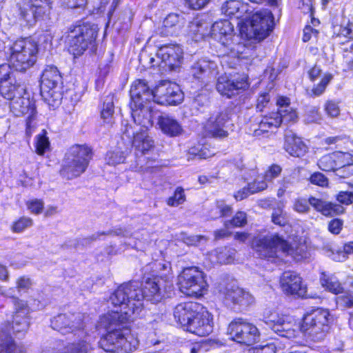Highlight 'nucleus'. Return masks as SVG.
<instances>
[{"instance_id": "obj_12", "label": "nucleus", "mask_w": 353, "mask_h": 353, "mask_svg": "<svg viewBox=\"0 0 353 353\" xmlns=\"http://www.w3.org/2000/svg\"><path fill=\"white\" fill-rule=\"evenodd\" d=\"M154 103L163 105H176L183 100L179 86L170 81H162L154 88Z\"/></svg>"}, {"instance_id": "obj_2", "label": "nucleus", "mask_w": 353, "mask_h": 353, "mask_svg": "<svg viewBox=\"0 0 353 353\" xmlns=\"http://www.w3.org/2000/svg\"><path fill=\"white\" fill-rule=\"evenodd\" d=\"M108 333L100 344L106 352L129 353L136 350L139 345L137 335L131 333L123 325L129 321L128 312L112 311L103 317Z\"/></svg>"}, {"instance_id": "obj_16", "label": "nucleus", "mask_w": 353, "mask_h": 353, "mask_svg": "<svg viewBox=\"0 0 353 353\" xmlns=\"http://www.w3.org/2000/svg\"><path fill=\"white\" fill-rule=\"evenodd\" d=\"M217 65L215 62L202 59L196 61L191 67L192 77L201 82V85H206L217 74Z\"/></svg>"}, {"instance_id": "obj_25", "label": "nucleus", "mask_w": 353, "mask_h": 353, "mask_svg": "<svg viewBox=\"0 0 353 353\" xmlns=\"http://www.w3.org/2000/svg\"><path fill=\"white\" fill-rule=\"evenodd\" d=\"M74 155L72 151L70 156H65L62 168L60 170L61 175L68 180L79 176L85 171L88 166L85 163L75 161Z\"/></svg>"}, {"instance_id": "obj_60", "label": "nucleus", "mask_w": 353, "mask_h": 353, "mask_svg": "<svg viewBox=\"0 0 353 353\" xmlns=\"http://www.w3.org/2000/svg\"><path fill=\"white\" fill-rule=\"evenodd\" d=\"M27 207L32 213L39 214L42 212L44 203L40 199H34L27 203Z\"/></svg>"}, {"instance_id": "obj_20", "label": "nucleus", "mask_w": 353, "mask_h": 353, "mask_svg": "<svg viewBox=\"0 0 353 353\" xmlns=\"http://www.w3.org/2000/svg\"><path fill=\"white\" fill-rule=\"evenodd\" d=\"M183 50L177 45L165 46L161 47L158 52V58L161 59L165 66L170 70L179 68L183 62Z\"/></svg>"}, {"instance_id": "obj_45", "label": "nucleus", "mask_w": 353, "mask_h": 353, "mask_svg": "<svg viewBox=\"0 0 353 353\" xmlns=\"http://www.w3.org/2000/svg\"><path fill=\"white\" fill-rule=\"evenodd\" d=\"M216 252L217 261L220 263H230L234 260L235 250L231 248H219Z\"/></svg>"}, {"instance_id": "obj_32", "label": "nucleus", "mask_w": 353, "mask_h": 353, "mask_svg": "<svg viewBox=\"0 0 353 353\" xmlns=\"http://www.w3.org/2000/svg\"><path fill=\"white\" fill-rule=\"evenodd\" d=\"M24 92V86L17 81V77H11L10 81H2L0 85V93L5 99L10 101L19 96H23Z\"/></svg>"}, {"instance_id": "obj_8", "label": "nucleus", "mask_w": 353, "mask_h": 353, "mask_svg": "<svg viewBox=\"0 0 353 353\" xmlns=\"http://www.w3.org/2000/svg\"><path fill=\"white\" fill-rule=\"evenodd\" d=\"M252 248L261 258L274 261L280 254H289L287 242L278 235H265L254 238Z\"/></svg>"}, {"instance_id": "obj_52", "label": "nucleus", "mask_w": 353, "mask_h": 353, "mask_svg": "<svg viewBox=\"0 0 353 353\" xmlns=\"http://www.w3.org/2000/svg\"><path fill=\"white\" fill-rule=\"evenodd\" d=\"M271 219L274 224L279 226H285L288 222L286 214L281 208H277L273 210Z\"/></svg>"}, {"instance_id": "obj_61", "label": "nucleus", "mask_w": 353, "mask_h": 353, "mask_svg": "<svg viewBox=\"0 0 353 353\" xmlns=\"http://www.w3.org/2000/svg\"><path fill=\"white\" fill-rule=\"evenodd\" d=\"M190 32L195 34V36H199V37L201 38L207 34V31L205 30V28L203 27V24L198 21L191 22L190 26Z\"/></svg>"}, {"instance_id": "obj_28", "label": "nucleus", "mask_w": 353, "mask_h": 353, "mask_svg": "<svg viewBox=\"0 0 353 353\" xmlns=\"http://www.w3.org/2000/svg\"><path fill=\"white\" fill-rule=\"evenodd\" d=\"M157 125L163 134L170 137L179 136L183 132L179 122L174 117L165 113L158 117Z\"/></svg>"}, {"instance_id": "obj_55", "label": "nucleus", "mask_w": 353, "mask_h": 353, "mask_svg": "<svg viewBox=\"0 0 353 353\" xmlns=\"http://www.w3.org/2000/svg\"><path fill=\"white\" fill-rule=\"evenodd\" d=\"M18 72H14L12 70L10 64L0 65V85L2 81H10L11 77H17Z\"/></svg>"}, {"instance_id": "obj_33", "label": "nucleus", "mask_w": 353, "mask_h": 353, "mask_svg": "<svg viewBox=\"0 0 353 353\" xmlns=\"http://www.w3.org/2000/svg\"><path fill=\"white\" fill-rule=\"evenodd\" d=\"M348 157V153L335 152L325 154L321 157L318 161L319 168L325 172L336 170V167L341 166L344 157Z\"/></svg>"}, {"instance_id": "obj_10", "label": "nucleus", "mask_w": 353, "mask_h": 353, "mask_svg": "<svg viewBox=\"0 0 353 353\" xmlns=\"http://www.w3.org/2000/svg\"><path fill=\"white\" fill-rule=\"evenodd\" d=\"M228 332L238 343L251 345L259 339L258 328L242 318L234 319L228 328Z\"/></svg>"}, {"instance_id": "obj_56", "label": "nucleus", "mask_w": 353, "mask_h": 353, "mask_svg": "<svg viewBox=\"0 0 353 353\" xmlns=\"http://www.w3.org/2000/svg\"><path fill=\"white\" fill-rule=\"evenodd\" d=\"M310 205L308 200L299 198L294 201L293 209L298 213H307L310 210Z\"/></svg>"}, {"instance_id": "obj_46", "label": "nucleus", "mask_w": 353, "mask_h": 353, "mask_svg": "<svg viewBox=\"0 0 353 353\" xmlns=\"http://www.w3.org/2000/svg\"><path fill=\"white\" fill-rule=\"evenodd\" d=\"M33 220L28 216H21L16 221L13 222L11 230L13 232L21 233L25 230L32 227Z\"/></svg>"}, {"instance_id": "obj_15", "label": "nucleus", "mask_w": 353, "mask_h": 353, "mask_svg": "<svg viewBox=\"0 0 353 353\" xmlns=\"http://www.w3.org/2000/svg\"><path fill=\"white\" fill-rule=\"evenodd\" d=\"M184 328L196 335L207 336L213 330L212 316L202 306V310H199Z\"/></svg>"}, {"instance_id": "obj_47", "label": "nucleus", "mask_w": 353, "mask_h": 353, "mask_svg": "<svg viewBox=\"0 0 353 353\" xmlns=\"http://www.w3.org/2000/svg\"><path fill=\"white\" fill-rule=\"evenodd\" d=\"M241 7V3L239 0H225V2L221 6L222 12L231 17L236 14Z\"/></svg>"}, {"instance_id": "obj_17", "label": "nucleus", "mask_w": 353, "mask_h": 353, "mask_svg": "<svg viewBox=\"0 0 353 353\" xmlns=\"http://www.w3.org/2000/svg\"><path fill=\"white\" fill-rule=\"evenodd\" d=\"M248 86L246 77H242L241 79H229L227 77L221 76L218 78L216 88L222 96L232 98L241 91L245 90Z\"/></svg>"}, {"instance_id": "obj_27", "label": "nucleus", "mask_w": 353, "mask_h": 353, "mask_svg": "<svg viewBox=\"0 0 353 353\" xmlns=\"http://www.w3.org/2000/svg\"><path fill=\"white\" fill-rule=\"evenodd\" d=\"M284 149L291 156L300 157L307 152V147L294 132L286 130Z\"/></svg>"}, {"instance_id": "obj_3", "label": "nucleus", "mask_w": 353, "mask_h": 353, "mask_svg": "<svg viewBox=\"0 0 353 353\" xmlns=\"http://www.w3.org/2000/svg\"><path fill=\"white\" fill-rule=\"evenodd\" d=\"M110 301L113 305L121 307L119 312H128L130 319L132 314L138 312L143 306L140 283L131 281L121 284L111 294Z\"/></svg>"}, {"instance_id": "obj_24", "label": "nucleus", "mask_w": 353, "mask_h": 353, "mask_svg": "<svg viewBox=\"0 0 353 353\" xmlns=\"http://www.w3.org/2000/svg\"><path fill=\"white\" fill-rule=\"evenodd\" d=\"M199 310H202V305L196 302L180 303L174 308L173 315L176 321L185 327Z\"/></svg>"}, {"instance_id": "obj_29", "label": "nucleus", "mask_w": 353, "mask_h": 353, "mask_svg": "<svg viewBox=\"0 0 353 353\" xmlns=\"http://www.w3.org/2000/svg\"><path fill=\"white\" fill-rule=\"evenodd\" d=\"M160 283L161 280L158 278H148L143 285L140 283L143 300L145 299L152 303L159 302L163 297Z\"/></svg>"}, {"instance_id": "obj_53", "label": "nucleus", "mask_w": 353, "mask_h": 353, "mask_svg": "<svg viewBox=\"0 0 353 353\" xmlns=\"http://www.w3.org/2000/svg\"><path fill=\"white\" fill-rule=\"evenodd\" d=\"M185 200V195L184 193V190L181 187H178L176 189L174 195L168 199L167 203L170 206H177L183 203Z\"/></svg>"}, {"instance_id": "obj_34", "label": "nucleus", "mask_w": 353, "mask_h": 353, "mask_svg": "<svg viewBox=\"0 0 353 353\" xmlns=\"http://www.w3.org/2000/svg\"><path fill=\"white\" fill-rule=\"evenodd\" d=\"M59 353H94V345L90 337L85 335L81 339L68 343Z\"/></svg>"}, {"instance_id": "obj_49", "label": "nucleus", "mask_w": 353, "mask_h": 353, "mask_svg": "<svg viewBox=\"0 0 353 353\" xmlns=\"http://www.w3.org/2000/svg\"><path fill=\"white\" fill-rule=\"evenodd\" d=\"M278 112L282 123L295 122L298 118L296 112L290 105H287L285 109H279Z\"/></svg>"}, {"instance_id": "obj_7", "label": "nucleus", "mask_w": 353, "mask_h": 353, "mask_svg": "<svg viewBox=\"0 0 353 353\" xmlns=\"http://www.w3.org/2000/svg\"><path fill=\"white\" fill-rule=\"evenodd\" d=\"M178 285L181 293L192 297L203 296L208 288L204 273L196 267L185 268L178 276Z\"/></svg>"}, {"instance_id": "obj_51", "label": "nucleus", "mask_w": 353, "mask_h": 353, "mask_svg": "<svg viewBox=\"0 0 353 353\" xmlns=\"http://www.w3.org/2000/svg\"><path fill=\"white\" fill-rule=\"evenodd\" d=\"M247 223V216L243 212H238L230 221L225 222V228L243 227Z\"/></svg>"}, {"instance_id": "obj_26", "label": "nucleus", "mask_w": 353, "mask_h": 353, "mask_svg": "<svg viewBox=\"0 0 353 353\" xmlns=\"http://www.w3.org/2000/svg\"><path fill=\"white\" fill-rule=\"evenodd\" d=\"M10 108L17 116L28 114L26 119V132H29L35 113V109L29 99L19 96L10 102Z\"/></svg>"}, {"instance_id": "obj_31", "label": "nucleus", "mask_w": 353, "mask_h": 353, "mask_svg": "<svg viewBox=\"0 0 353 353\" xmlns=\"http://www.w3.org/2000/svg\"><path fill=\"white\" fill-rule=\"evenodd\" d=\"M308 202L316 211L326 216H333L343 213L344 208L338 204L327 202L321 199L310 196Z\"/></svg>"}, {"instance_id": "obj_19", "label": "nucleus", "mask_w": 353, "mask_h": 353, "mask_svg": "<svg viewBox=\"0 0 353 353\" xmlns=\"http://www.w3.org/2000/svg\"><path fill=\"white\" fill-rule=\"evenodd\" d=\"M222 294L224 296L225 304L228 305H238L241 307H246L254 302L252 294L234 285H227Z\"/></svg>"}, {"instance_id": "obj_22", "label": "nucleus", "mask_w": 353, "mask_h": 353, "mask_svg": "<svg viewBox=\"0 0 353 353\" xmlns=\"http://www.w3.org/2000/svg\"><path fill=\"white\" fill-rule=\"evenodd\" d=\"M281 286L288 294H296L299 296L306 295V288L302 283V279L294 272H285L281 277Z\"/></svg>"}, {"instance_id": "obj_36", "label": "nucleus", "mask_w": 353, "mask_h": 353, "mask_svg": "<svg viewBox=\"0 0 353 353\" xmlns=\"http://www.w3.org/2000/svg\"><path fill=\"white\" fill-rule=\"evenodd\" d=\"M61 80L62 77L57 68L47 65L41 76V89L46 90V88H55L62 83Z\"/></svg>"}, {"instance_id": "obj_50", "label": "nucleus", "mask_w": 353, "mask_h": 353, "mask_svg": "<svg viewBox=\"0 0 353 353\" xmlns=\"http://www.w3.org/2000/svg\"><path fill=\"white\" fill-rule=\"evenodd\" d=\"M46 134V131L43 130V134H39L36 137V152L39 155H43L50 146V142Z\"/></svg>"}, {"instance_id": "obj_11", "label": "nucleus", "mask_w": 353, "mask_h": 353, "mask_svg": "<svg viewBox=\"0 0 353 353\" xmlns=\"http://www.w3.org/2000/svg\"><path fill=\"white\" fill-rule=\"evenodd\" d=\"M272 11L268 9H263L254 13L250 19V31L253 32L254 37L259 40H263L266 38L274 28V17L276 14V8H272Z\"/></svg>"}, {"instance_id": "obj_14", "label": "nucleus", "mask_w": 353, "mask_h": 353, "mask_svg": "<svg viewBox=\"0 0 353 353\" xmlns=\"http://www.w3.org/2000/svg\"><path fill=\"white\" fill-rule=\"evenodd\" d=\"M229 120L227 110L214 112L204 124V132L206 136L213 138H224L228 132L225 129V124Z\"/></svg>"}, {"instance_id": "obj_38", "label": "nucleus", "mask_w": 353, "mask_h": 353, "mask_svg": "<svg viewBox=\"0 0 353 353\" xmlns=\"http://www.w3.org/2000/svg\"><path fill=\"white\" fill-rule=\"evenodd\" d=\"M61 90L60 85H57L55 88H46V90H41V94L50 105L57 106L63 99V93Z\"/></svg>"}, {"instance_id": "obj_35", "label": "nucleus", "mask_w": 353, "mask_h": 353, "mask_svg": "<svg viewBox=\"0 0 353 353\" xmlns=\"http://www.w3.org/2000/svg\"><path fill=\"white\" fill-rule=\"evenodd\" d=\"M282 123V119L279 117L278 111L272 112L269 116H265L258 123V128L253 130V135L259 137L268 133L272 128H276Z\"/></svg>"}, {"instance_id": "obj_58", "label": "nucleus", "mask_w": 353, "mask_h": 353, "mask_svg": "<svg viewBox=\"0 0 353 353\" xmlns=\"http://www.w3.org/2000/svg\"><path fill=\"white\" fill-rule=\"evenodd\" d=\"M62 6L68 9H84L88 0H61Z\"/></svg>"}, {"instance_id": "obj_57", "label": "nucleus", "mask_w": 353, "mask_h": 353, "mask_svg": "<svg viewBox=\"0 0 353 353\" xmlns=\"http://www.w3.org/2000/svg\"><path fill=\"white\" fill-rule=\"evenodd\" d=\"M203 350V345L201 342L187 343L182 347L183 353H199Z\"/></svg>"}, {"instance_id": "obj_1", "label": "nucleus", "mask_w": 353, "mask_h": 353, "mask_svg": "<svg viewBox=\"0 0 353 353\" xmlns=\"http://www.w3.org/2000/svg\"><path fill=\"white\" fill-rule=\"evenodd\" d=\"M330 314L327 310L317 308L305 314L298 325L287 317L271 314L265 321L267 325L281 337L300 345L323 340L330 330Z\"/></svg>"}, {"instance_id": "obj_63", "label": "nucleus", "mask_w": 353, "mask_h": 353, "mask_svg": "<svg viewBox=\"0 0 353 353\" xmlns=\"http://www.w3.org/2000/svg\"><path fill=\"white\" fill-rule=\"evenodd\" d=\"M337 252L339 256L342 257V260H345L348 255L353 254V241L345 243L339 248Z\"/></svg>"}, {"instance_id": "obj_62", "label": "nucleus", "mask_w": 353, "mask_h": 353, "mask_svg": "<svg viewBox=\"0 0 353 353\" xmlns=\"http://www.w3.org/2000/svg\"><path fill=\"white\" fill-rule=\"evenodd\" d=\"M124 160V156L119 152H110L107 154V161L110 165L119 164L123 163Z\"/></svg>"}, {"instance_id": "obj_37", "label": "nucleus", "mask_w": 353, "mask_h": 353, "mask_svg": "<svg viewBox=\"0 0 353 353\" xmlns=\"http://www.w3.org/2000/svg\"><path fill=\"white\" fill-rule=\"evenodd\" d=\"M72 151L74 154H77L74 155L75 161L82 162L83 163H85L86 165H88L90 160L92 158V150L88 146L79 144L74 145L69 148L65 156H70Z\"/></svg>"}, {"instance_id": "obj_42", "label": "nucleus", "mask_w": 353, "mask_h": 353, "mask_svg": "<svg viewBox=\"0 0 353 353\" xmlns=\"http://www.w3.org/2000/svg\"><path fill=\"white\" fill-rule=\"evenodd\" d=\"M102 235H114V236H122L123 237L131 236V234L129 231L125 229L116 228L110 230L107 232H97L91 235L90 236L84 239L85 243H90L94 241L99 239Z\"/></svg>"}, {"instance_id": "obj_59", "label": "nucleus", "mask_w": 353, "mask_h": 353, "mask_svg": "<svg viewBox=\"0 0 353 353\" xmlns=\"http://www.w3.org/2000/svg\"><path fill=\"white\" fill-rule=\"evenodd\" d=\"M207 239L202 235L184 236L183 241L188 245L197 246L202 242H206Z\"/></svg>"}, {"instance_id": "obj_43", "label": "nucleus", "mask_w": 353, "mask_h": 353, "mask_svg": "<svg viewBox=\"0 0 353 353\" xmlns=\"http://www.w3.org/2000/svg\"><path fill=\"white\" fill-rule=\"evenodd\" d=\"M268 187L265 183H259L257 187L254 185H248V187H244L239 190L235 194L234 197L236 200L241 201L248 197L250 194L262 191Z\"/></svg>"}, {"instance_id": "obj_9", "label": "nucleus", "mask_w": 353, "mask_h": 353, "mask_svg": "<svg viewBox=\"0 0 353 353\" xmlns=\"http://www.w3.org/2000/svg\"><path fill=\"white\" fill-rule=\"evenodd\" d=\"M233 26L228 20L216 21L211 26V35L228 50L225 53L231 56H239L245 48L242 43H234L232 41Z\"/></svg>"}, {"instance_id": "obj_6", "label": "nucleus", "mask_w": 353, "mask_h": 353, "mask_svg": "<svg viewBox=\"0 0 353 353\" xmlns=\"http://www.w3.org/2000/svg\"><path fill=\"white\" fill-rule=\"evenodd\" d=\"M98 30L97 25L89 23L74 26L68 36L69 51L75 57L81 55L89 46H93Z\"/></svg>"}, {"instance_id": "obj_21", "label": "nucleus", "mask_w": 353, "mask_h": 353, "mask_svg": "<svg viewBox=\"0 0 353 353\" xmlns=\"http://www.w3.org/2000/svg\"><path fill=\"white\" fill-rule=\"evenodd\" d=\"M132 117L139 126L138 130H148L153 124V110L150 104H130Z\"/></svg>"}, {"instance_id": "obj_23", "label": "nucleus", "mask_w": 353, "mask_h": 353, "mask_svg": "<svg viewBox=\"0 0 353 353\" xmlns=\"http://www.w3.org/2000/svg\"><path fill=\"white\" fill-rule=\"evenodd\" d=\"M123 134L132 140L133 146L143 154L154 147V141L149 137L148 130H133L132 126H128Z\"/></svg>"}, {"instance_id": "obj_4", "label": "nucleus", "mask_w": 353, "mask_h": 353, "mask_svg": "<svg viewBox=\"0 0 353 353\" xmlns=\"http://www.w3.org/2000/svg\"><path fill=\"white\" fill-rule=\"evenodd\" d=\"M9 61L17 71H26L37 61V43L29 38L20 39L10 46Z\"/></svg>"}, {"instance_id": "obj_39", "label": "nucleus", "mask_w": 353, "mask_h": 353, "mask_svg": "<svg viewBox=\"0 0 353 353\" xmlns=\"http://www.w3.org/2000/svg\"><path fill=\"white\" fill-rule=\"evenodd\" d=\"M113 100L114 95L110 93L103 97L101 117L103 119L105 123L111 122L114 112Z\"/></svg>"}, {"instance_id": "obj_5", "label": "nucleus", "mask_w": 353, "mask_h": 353, "mask_svg": "<svg viewBox=\"0 0 353 353\" xmlns=\"http://www.w3.org/2000/svg\"><path fill=\"white\" fill-rule=\"evenodd\" d=\"M17 17L23 26H32L39 19L49 16L52 0H23L17 4Z\"/></svg>"}, {"instance_id": "obj_41", "label": "nucleus", "mask_w": 353, "mask_h": 353, "mask_svg": "<svg viewBox=\"0 0 353 353\" xmlns=\"http://www.w3.org/2000/svg\"><path fill=\"white\" fill-rule=\"evenodd\" d=\"M341 166L336 168L334 172L340 178H348L353 175V160L348 153V157H344Z\"/></svg>"}, {"instance_id": "obj_30", "label": "nucleus", "mask_w": 353, "mask_h": 353, "mask_svg": "<svg viewBox=\"0 0 353 353\" xmlns=\"http://www.w3.org/2000/svg\"><path fill=\"white\" fill-rule=\"evenodd\" d=\"M184 23L185 19L183 15L170 13L164 19L159 33L165 37L176 35Z\"/></svg>"}, {"instance_id": "obj_40", "label": "nucleus", "mask_w": 353, "mask_h": 353, "mask_svg": "<svg viewBox=\"0 0 353 353\" xmlns=\"http://www.w3.org/2000/svg\"><path fill=\"white\" fill-rule=\"evenodd\" d=\"M24 348L22 345H17L13 339L9 337L1 338L0 353H23Z\"/></svg>"}, {"instance_id": "obj_48", "label": "nucleus", "mask_w": 353, "mask_h": 353, "mask_svg": "<svg viewBox=\"0 0 353 353\" xmlns=\"http://www.w3.org/2000/svg\"><path fill=\"white\" fill-rule=\"evenodd\" d=\"M209 103V92L206 89L195 93L193 97V105L199 108L208 105Z\"/></svg>"}, {"instance_id": "obj_44", "label": "nucleus", "mask_w": 353, "mask_h": 353, "mask_svg": "<svg viewBox=\"0 0 353 353\" xmlns=\"http://www.w3.org/2000/svg\"><path fill=\"white\" fill-rule=\"evenodd\" d=\"M321 282L323 287L332 293L339 294L343 292V288L335 277H326L323 274V277L321 278Z\"/></svg>"}, {"instance_id": "obj_54", "label": "nucleus", "mask_w": 353, "mask_h": 353, "mask_svg": "<svg viewBox=\"0 0 353 353\" xmlns=\"http://www.w3.org/2000/svg\"><path fill=\"white\" fill-rule=\"evenodd\" d=\"M339 102L334 100H327L324 104V110L327 116L335 118L340 114Z\"/></svg>"}, {"instance_id": "obj_18", "label": "nucleus", "mask_w": 353, "mask_h": 353, "mask_svg": "<svg viewBox=\"0 0 353 353\" xmlns=\"http://www.w3.org/2000/svg\"><path fill=\"white\" fill-rule=\"evenodd\" d=\"M130 104H151L154 101V89H151L145 80L137 79L132 84Z\"/></svg>"}, {"instance_id": "obj_13", "label": "nucleus", "mask_w": 353, "mask_h": 353, "mask_svg": "<svg viewBox=\"0 0 353 353\" xmlns=\"http://www.w3.org/2000/svg\"><path fill=\"white\" fill-rule=\"evenodd\" d=\"M84 315L80 312L60 314L51 320V327L62 334L83 332Z\"/></svg>"}, {"instance_id": "obj_64", "label": "nucleus", "mask_w": 353, "mask_h": 353, "mask_svg": "<svg viewBox=\"0 0 353 353\" xmlns=\"http://www.w3.org/2000/svg\"><path fill=\"white\" fill-rule=\"evenodd\" d=\"M337 303L343 307H353V296L351 294L342 295L338 297Z\"/></svg>"}]
</instances>
